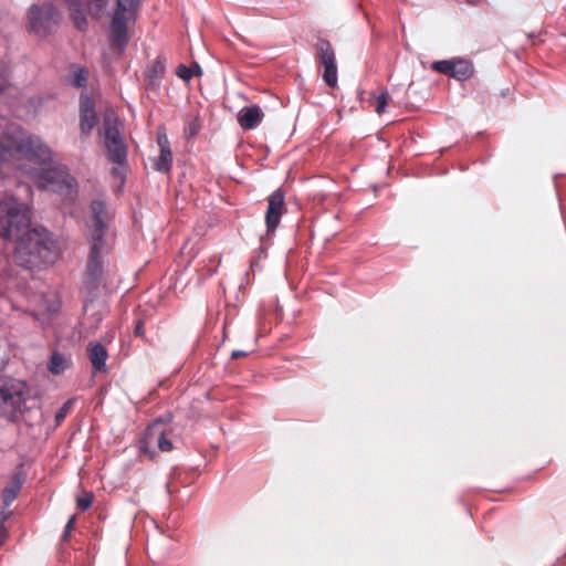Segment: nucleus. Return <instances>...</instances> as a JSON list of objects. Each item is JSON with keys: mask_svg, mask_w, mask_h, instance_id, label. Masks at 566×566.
Returning a JSON list of instances; mask_svg holds the SVG:
<instances>
[{"mask_svg": "<svg viewBox=\"0 0 566 566\" xmlns=\"http://www.w3.org/2000/svg\"><path fill=\"white\" fill-rule=\"evenodd\" d=\"M90 256L86 268V280L95 285L103 273V255L106 253V243L90 242Z\"/></svg>", "mask_w": 566, "mask_h": 566, "instance_id": "obj_15", "label": "nucleus"}, {"mask_svg": "<svg viewBox=\"0 0 566 566\" xmlns=\"http://www.w3.org/2000/svg\"><path fill=\"white\" fill-rule=\"evenodd\" d=\"M172 164V154L170 149L160 150V156L155 161V169L160 172H167L170 170Z\"/></svg>", "mask_w": 566, "mask_h": 566, "instance_id": "obj_21", "label": "nucleus"}, {"mask_svg": "<svg viewBox=\"0 0 566 566\" xmlns=\"http://www.w3.org/2000/svg\"><path fill=\"white\" fill-rule=\"evenodd\" d=\"M264 118V113L258 105L244 106L238 113L237 120L242 129L250 130L258 127Z\"/></svg>", "mask_w": 566, "mask_h": 566, "instance_id": "obj_17", "label": "nucleus"}, {"mask_svg": "<svg viewBox=\"0 0 566 566\" xmlns=\"http://www.w3.org/2000/svg\"><path fill=\"white\" fill-rule=\"evenodd\" d=\"M96 113L94 108V102L88 96L81 97V113Z\"/></svg>", "mask_w": 566, "mask_h": 566, "instance_id": "obj_28", "label": "nucleus"}, {"mask_svg": "<svg viewBox=\"0 0 566 566\" xmlns=\"http://www.w3.org/2000/svg\"><path fill=\"white\" fill-rule=\"evenodd\" d=\"M317 57L319 65L323 69V80L329 87H335L337 84V65L335 52L331 43L326 40H319L316 44Z\"/></svg>", "mask_w": 566, "mask_h": 566, "instance_id": "obj_11", "label": "nucleus"}, {"mask_svg": "<svg viewBox=\"0 0 566 566\" xmlns=\"http://www.w3.org/2000/svg\"><path fill=\"white\" fill-rule=\"evenodd\" d=\"M10 512L6 509H0V527L3 526L4 522L8 520Z\"/></svg>", "mask_w": 566, "mask_h": 566, "instance_id": "obj_31", "label": "nucleus"}, {"mask_svg": "<svg viewBox=\"0 0 566 566\" xmlns=\"http://www.w3.org/2000/svg\"><path fill=\"white\" fill-rule=\"evenodd\" d=\"M33 391L22 380L0 381V418L19 421L32 406Z\"/></svg>", "mask_w": 566, "mask_h": 566, "instance_id": "obj_3", "label": "nucleus"}, {"mask_svg": "<svg viewBox=\"0 0 566 566\" xmlns=\"http://www.w3.org/2000/svg\"><path fill=\"white\" fill-rule=\"evenodd\" d=\"M74 522H75V516H72L65 526L64 537H66L70 534V532L73 530Z\"/></svg>", "mask_w": 566, "mask_h": 566, "instance_id": "obj_32", "label": "nucleus"}, {"mask_svg": "<svg viewBox=\"0 0 566 566\" xmlns=\"http://www.w3.org/2000/svg\"><path fill=\"white\" fill-rule=\"evenodd\" d=\"M93 503V493L88 492L77 499V507L85 511L91 507Z\"/></svg>", "mask_w": 566, "mask_h": 566, "instance_id": "obj_27", "label": "nucleus"}, {"mask_svg": "<svg viewBox=\"0 0 566 566\" xmlns=\"http://www.w3.org/2000/svg\"><path fill=\"white\" fill-rule=\"evenodd\" d=\"M21 485L22 481L17 479L9 486L3 489L2 501L7 507L17 499Z\"/></svg>", "mask_w": 566, "mask_h": 566, "instance_id": "obj_20", "label": "nucleus"}, {"mask_svg": "<svg viewBox=\"0 0 566 566\" xmlns=\"http://www.w3.org/2000/svg\"><path fill=\"white\" fill-rule=\"evenodd\" d=\"M431 69L439 73L448 74L458 81H465L473 74L472 64L463 59L434 61L431 64Z\"/></svg>", "mask_w": 566, "mask_h": 566, "instance_id": "obj_14", "label": "nucleus"}, {"mask_svg": "<svg viewBox=\"0 0 566 566\" xmlns=\"http://www.w3.org/2000/svg\"><path fill=\"white\" fill-rule=\"evenodd\" d=\"M71 10V15L75 27L78 30H85L87 27L86 15L90 14L99 19L107 7L109 0H65Z\"/></svg>", "mask_w": 566, "mask_h": 566, "instance_id": "obj_8", "label": "nucleus"}, {"mask_svg": "<svg viewBox=\"0 0 566 566\" xmlns=\"http://www.w3.org/2000/svg\"><path fill=\"white\" fill-rule=\"evenodd\" d=\"M111 213L106 203L94 200L91 203V217L87 221V238L90 242L106 243L105 235L108 230Z\"/></svg>", "mask_w": 566, "mask_h": 566, "instance_id": "obj_7", "label": "nucleus"}, {"mask_svg": "<svg viewBox=\"0 0 566 566\" xmlns=\"http://www.w3.org/2000/svg\"><path fill=\"white\" fill-rule=\"evenodd\" d=\"M60 308V300L55 293L42 295L40 298V306L33 312L34 318L40 322L41 325L49 324L53 314Z\"/></svg>", "mask_w": 566, "mask_h": 566, "instance_id": "obj_16", "label": "nucleus"}, {"mask_svg": "<svg viewBox=\"0 0 566 566\" xmlns=\"http://www.w3.org/2000/svg\"><path fill=\"white\" fill-rule=\"evenodd\" d=\"M59 253L57 241L42 227H30L15 241L14 259L18 264L30 270L53 264Z\"/></svg>", "mask_w": 566, "mask_h": 566, "instance_id": "obj_2", "label": "nucleus"}, {"mask_svg": "<svg viewBox=\"0 0 566 566\" xmlns=\"http://www.w3.org/2000/svg\"><path fill=\"white\" fill-rule=\"evenodd\" d=\"M69 84L74 87H83L86 84V71L84 69H75L67 80Z\"/></svg>", "mask_w": 566, "mask_h": 566, "instance_id": "obj_25", "label": "nucleus"}, {"mask_svg": "<svg viewBox=\"0 0 566 566\" xmlns=\"http://www.w3.org/2000/svg\"><path fill=\"white\" fill-rule=\"evenodd\" d=\"M30 226V211L25 203L14 197L0 201V237L15 242Z\"/></svg>", "mask_w": 566, "mask_h": 566, "instance_id": "obj_4", "label": "nucleus"}, {"mask_svg": "<svg viewBox=\"0 0 566 566\" xmlns=\"http://www.w3.org/2000/svg\"><path fill=\"white\" fill-rule=\"evenodd\" d=\"M158 146L160 147V150H163L165 148L170 149L169 142H168L166 134L158 133Z\"/></svg>", "mask_w": 566, "mask_h": 566, "instance_id": "obj_30", "label": "nucleus"}, {"mask_svg": "<svg viewBox=\"0 0 566 566\" xmlns=\"http://www.w3.org/2000/svg\"><path fill=\"white\" fill-rule=\"evenodd\" d=\"M285 211L284 193L281 189L273 191L268 198V209L265 212L266 237L274 234L280 224L281 217Z\"/></svg>", "mask_w": 566, "mask_h": 566, "instance_id": "obj_13", "label": "nucleus"}, {"mask_svg": "<svg viewBox=\"0 0 566 566\" xmlns=\"http://www.w3.org/2000/svg\"><path fill=\"white\" fill-rule=\"evenodd\" d=\"M87 355L95 371L106 370V360L108 357L106 348L98 342H92L87 345Z\"/></svg>", "mask_w": 566, "mask_h": 566, "instance_id": "obj_18", "label": "nucleus"}, {"mask_svg": "<svg viewBox=\"0 0 566 566\" xmlns=\"http://www.w3.org/2000/svg\"><path fill=\"white\" fill-rule=\"evenodd\" d=\"M103 145L106 150L107 158L117 164L123 165L127 158V147L117 129L109 122L103 125Z\"/></svg>", "mask_w": 566, "mask_h": 566, "instance_id": "obj_9", "label": "nucleus"}, {"mask_svg": "<svg viewBox=\"0 0 566 566\" xmlns=\"http://www.w3.org/2000/svg\"><path fill=\"white\" fill-rule=\"evenodd\" d=\"M164 71H165V66H164V64H163V63H160V62H156V63L154 64V66H153L150 70H148V71H147V76H148L149 78H153V76H159V75H161V74L164 73Z\"/></svg>", "mask_w": 566, "mask_h": 566, "instance_id": "obj_29", "label": "nucleus"}, {"mask_svg": "<svg viewBox=\"0 0 566 566\" xmlns=\"http://www.w3.org/2000/svg\"><path fill=\"white\" fill-rule=\"evenodd\" d=\"M113 174L118 176L119 178H122V169L120 168H118V167L114 168Z\"/></svg>", "mask_w": 566, "mask_h": 566, "instance_id": "obj_36", "label": "nucleus"}, {"mask_svg": "<svg viewBox=\"0 0 566 566\" xmlns=\"http://www.w3.org/2000/svg\"><path fill=\"white\" fill-rule=\"evenodd\" d=\"M8 84V67L0 61V93ZM14 153L41 164L52 159L51 148L38 136H31L17 125H10L0 142V161L8 159Z\"/></svg>", "mask_w": 566, "mask_h": 566, "instance_id": "obj_1", "label": "nucleus"}, {"mask_svg": "<svg viewBox=\"0 0 566 566\" xmlns=\"http://www.w3.org/2000/svg\"><path fill=\"white\" fill-rule=\"evenodd\" d=\"M248 355V352H243V350H233L231 353V358L233 359H237V358H240V357H245Z\"/></svg>", "mask_w": 566, "mask_h": 566, "instance_id": "obj_33", "label": "nucleus"}, {"mask_svg": "<svg viewBox=\"0 0 566 566\" xmlns=\"http://www.w3.org/2000/svg\"><path fill=\"white\" fill-rule=\"evenodd\" d=\"M135 333H136L137 335H140V334H142V324H140V323L136 326V331H135Z\"/></svg>", "mask_w": 566, "mask_h": 566, "instance_id": "obj_37", "label": "nucleus"}, {"mask_svg": "<svg viewBox=\"0 0 566 566\" xmlns=\"http://www.w3.org/2000/svg\"><path fill=\"white\" fill-rule=\"evenodd\" d=\"M198 132V126L196 124H191L189 125V128H188V135L191 137V136H195Z\"/></svg>", "mask_w": 566, "mask_h": 566, "instance_id": "obj_34", "label": "nucleus"}, {"mask_svg": "<svg viewBox=\"0 0 566 566\" xmlns=\"http://www.w3.org/2000/svg\"><path fill=\"white\" fill-rule=\"evenodd\" d=\"M7 536H8L7 530L4 528V526H1L0 527V545L4 542Z\"/></svg>", "mask_w": 566, "mask_h": 566, "instance_id": "obj_35", "label": "nucleus"}, {"mask_svg": "<svg viewBox=\"0 0 566 566\" xmlns=\"http://www.w3.org/2000/svg\"><path fill=\"white\" fill-rule=\"evenodd\" d=\"M42 187L56 191L67 198L76 195V182L64 169H50L43 174Z\"/></svg>", "mask_w": 566, "mask_h": 566, "instance_id": "obj_10", "label": "nucleus"}, {"mask_svg": "<svg viewBox=\"0 0 566 566\" xmlns=\"http://www.w3.org/2000/svg\"><path fill=\"white\" fill-rule=\"evenodd\" d=\"M201 74L202 70L198 63H193L189 67L180 64L177 69V75L185 81H189L192 76H200Z\"/></svg>", "mask_w": 566, "mask_h": 566, "instance_id": "obj_22", "label": "nucleus"}, {"mask_svg": "<svg viewBox=\"0 0 566 566\" xmlns=\"http://www.w3.org/2000/svg\"><path fill=\"white\" fill-rule=\"evenodd\" d=\"M96 113H81V130L83 135H88L96 125Z\"/></svg>", "mask_w": 566, "mask_h": 566, "instance_id": "obj_23", "label": "nucleus"}, {"mask_svg": "<svg viewBox=\"0 0 566 566\" xmlns=\"http://www.w3.org/2000/svg\"><path fill=\"white\" fill-rule=\"evenodd\" d=\"M74 399L71 398L67 401L63 403V406L59 409V411L55 413V426H60L63 420L66 418L67 413L70 412L72 406H73Z\"/></svg>", "mask_w": 566, "mask_h": 566, "instance_id": "obj_26", "label": "nucleus"}, {"mask_svg": "<svg viewBox=\"0 0 566 566\" xmlns=\"http://www.w3.org/2000/svg\"><path fill=\"white\" fill-rule=\"evenodd\" d=\"M70 366V360L61 353L54 352L48 364V369L54 375H60Z\"/></svg>", "mask_w": 566, "mask_h": 566, "instance_id": "obj_19", "label": "nucleus"}, {"mask_svg": "<svg viewBox=\"0 0 566 566\" xmlns=\"http://www.w3.org/2000/svg\"><path fill=\"white\" fill-rule=\"evenodd\" d=\"M390 96L388 92H382L378 96H374L370 99V104L375 107L378 115L382 114L386 109Z\"/></svg>", "mask_w": 566, "mask_h": 566, "instance_id": "obj_24", "label": "nucleus"}, {"mask_svg": "<svg viewBox=\"0 0 566 566\" xmlns=\"http://www.w3.org/2000/svg\"><path fill=\"white\" fill-rule=\"evenodd\" d=\"M155 444L163 452L172 450V442L167 438L160 421L154 422L146 429L140 440V449L143 452L149 454L150 458H153L155 452L151 450V447Z\"/></svg>", "mask_w": 566, "mask_h": 566, "instance_id": "obj_12", "label": "nucleus"}, {"mask_svg": "<svg viewBox=\"0 0 566 566\" xmlns=\"http://www.w3.org/2000/svg\"><path fill=\"white\" fill-rule=\"evenodd\" d=\"M140 0H117L111 23L112 42L120 52L128 42L127 23L133 20Z\"/></svg>", "mask_w": 566, "mask_h": 566, "instance_id": "obj_5", "label": "nucleus"}, {"mask_svg": "<svg viewBox=\"0 0 566 566\" xmlns=\"http://www.w3.org/2000/svg\"><path fill=\"white\" fill-rule=\"evenodd\" d=\"M28 19L31 32L45 35L51 31L52 27L59 23L60 13L51 3H44L42 7L32 4L29 9Z\"/></svg>", "mask_w": 566, "mask_h": 566, "instance_id": "obj_6", "label": "nucleus"}]
</instances>
